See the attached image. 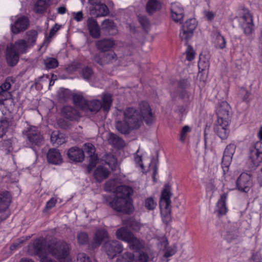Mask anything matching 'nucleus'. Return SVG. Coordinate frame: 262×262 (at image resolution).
I'll list each match as a JSON object with an SVG mask.
<instances>
[{"label": "nucleus", "mask_w": 262, "mask_h": 262, "mask_svg": "<svg viewBox=\"0 0 262 262\" xmlns=\"http://www.w3.org/2000/svg\"><path fill=\"white\" fill-rule=\"evenodd\" d=\"M48 250L50 253L56 257L60 262L64 261L69 253V245L66 242L62 241H58L49 245ZM40 261L56 262L47 256L42 258Z\"/></svg>", "instance_id": "nucleus-2"}, {"label": "nucleus", "mask_w": 262, "mask_h": 262, "mask_svg": "<svg viewBox=\"0 0 262 262\" xmlns=\"http://www.w3.org/2000/svg\"><path fill=\"white\" fill-rule=\"evenodd\" d=\"M139 108L140 110L141 117L147 125H151L155 120V117L152 113L151 108L146 101H142L139 103Z\"/></svg>", "instance_id": "nucleus-13"}, {"label": "nucleus", "mask_w": 262, "mask_h": 262, "mask_svg": "<svg viewBox=\"0 0 262 262\" xmlns=\"http://www.w3.org/2000/svg\"><path fill=\"white\" fill-rule=\"evenodd\" d=\"M149 252L147 251L139 252V255L136 258V262H147L150 259Z\"/></svg>", "instance_id": "nucleus-50"}, {"label": "nucleus", "mask_w": 262, "mask_h": 262, "mask_svg": "<svg viewBox=\"0 0 262 262\" xmlns=\"http://www.w3.org/2000/svg\"><path fill=\"white\" fill-rule=\"evenodd\" d=\"M156 205V203L155 202L153 198L151 197L147 198L145 201V207L148 210H154L155 208Z\"/></svg>", "instance_id": "nucleus-56"}, {"label": "nucleus", "mask_w": 262, "mask_h": 262, "mask_svg": "<svg viewBox=\"0 0 262 262\" xmlns=\"http://www.w3.org/2000/svg\"><path fill=\"white\" fill-rule=\"evenodd\" d=\"M191 131V128L188 125H185L182 129L180 140L181 142H184L187 136V134Z\"/></svg>", "instance_id": "nucleus-57"}, {"label": "nucleus", "mask_w": 262, "mask_h": 262, "mask_svg": "<svg viewBox=\"0 0 262 262\" xmlns=\"http://www.w3.org/2000/svg\"><path fill=\"white\" fill-rule=\"evenodd\" d=\"M116 194L112 200L109 202L110 207L115 211L129 214L133 211L131 196L133 193L132 187L121 185L116 188Z\"/></svg>", "instance_id": "nucleus-1"}, {"label": "nucleus", "mask_w": 262, "mask_h": 262, "mask_svg": "<svg viewBox=\"0 0 262 262\" xmlns=\"http://www.w3.org/2000/svg\"><path fill=\"white\" fill-rule=\"evenodd\" d=\"M77 240L79 245H83L88 243L89 238L88 234L84 232L78 233L77 235Z\"/></svg>", "instance_id": "nucleus-49"}, {"label": "nucleus", "mask_w": 262, "mask_h": 262, "mask_svg": "<svg viewBox=\"0 0 262 262\" xmlns=\"http://www.w3.org/2000/svg\"><path fill=\"white\" fill-rule=\"evenodd\" d=\"M80 74L83 79L90 81L94 75V71L91 68L86 66L81 69Z\"/></svg>", "instance_id": "nucleus-44"}, {"label": "nucleus", "mask_w": 262, "mask_h": 262, "mask_svg": "<svg viewBox=\"0 0 262 262\" xmlns=\"http://www.w3.org/2000/svg\"><path fill=\"white\" fill-rule=\"evenodd\" d=\"M13 50L18 52V53L24 54L27 52L28 48L30 47L27 44L26 40L24 39H19L15 41L14 43H10L8 45Z\"/></svg>", "instance_id": "nucleus-27"}, {"label": "nucleus", "mask_w": 262, "mask_h": 262, "mask_svg": "<svg viewBox=\"0 0 262 262\" xmlns=\"http://www.w3.org/2000/svg\"><path fill=\"white\" fill-rule=\"evenodd\" d=\"M68 156L71 160L76 162H82L84 158V151L77 147L70 148L68 151Z\"/></svg>", "instance_id": "nucleus-24"}, {"label": "nucleus", "mask_w": 262, "mask_h": 262, "mask_svg": "<svg viewBox=\"0 0 262 262\" xmlns=\"http://www.w3.org/2000/svg\"><path fill=\"white\" fill-rule=\"evenodd\" d=\"M30 26L29 18L25 15L18 17L10 26L11 31L13 34H18L27 30Z\"/></svg>", "instance_id": "nucleus-11"}, {"label": "nucleus", "mask_w": 262, "mask_h": 262, "mask_svg": "<svg viewBox=\"0 0 262 262\" xmlns=\"http://www.w3.org/2000/svg\"><path fill=\"white\" fill-rule=\"evenodd\" d=\"M123 120L129 124L132 129H138L142 123L141 115L134 107H127L123 111Z\"/></svg>", "instance_id": "nucleus-5"}, {"label": "nucleus", "mask_w": 262, "mask_h": 262, "mask_svg": "<svg viewBox=\"0 0 262 262\" xmlns=\"http://www.w3.org/2000/svg\"><path fill=\"white\" fill-rule=\"evenodd\" d=\"M252 185L251 176L246 172L242 173L236 181V187L241 192H249Z\"/></svg>", "instance_id": "nucleus-10"}, {"label": "nucleus", "mask_w": 262, "mask_h": 262, "mask_svg": "<svg viewBox=\"0 0 262 262\" xmlns=\"http://www.w3.org/2000/svg\"><path fill=\"white\" fill-rule=\"evenodd\" d=\"M102 102L98 99L91 101L87 100L85 110L84 111L97 113L102 108L104 112H107L112 105V95L110 94H103L102 97Z\"/></svg>", "instance_id": "nucleus-3"}, {"label": "nucleus", "mask_w": 262, "mask_h": 262, "mask_svg": "<svg viewBox=\"0 0 262 262\" xmlns=\"http://www.w3.org/2000/svg\"><path fill=\"white\" fill-rule=\"evenodd\" d=\"M1 148L5 155L10 154L13 149L11 140L10 139L4 140L1 144Z\"/></svg>", "instance_id": "nucleus-46"}, {"label": "nucleus", "mask_w": 262, "mask_h": 262, "mask_svg": "<svg viewBox=\"0 0 262 262\" xmlns=\"http://www.w3.org/2000/svg\"><path fill=\"white\" fill-rule=\"evenodd\" d=\"M161 8V3L158 0H148L146 4V10L149 14H152Z\"/></svg>", "instance_id": "nucleus-35"}, {"label": "nucleus", "mask_w": 262, "mask_h": 262, "mask_svg": "<svg viewBox=\"0 0 262 262\" xmlns=\"http://www.w3.org/2000/svg\"><path fill=\"white\" fill-rule=\"evenodd\" d=\"M123 224L135 231H139L141 227L140 223L133 217H129L123 220Z\"/></svg>", "instance_id": "nucleus-36"}, {"label": "nucleus", "mask_w": 262, "mask_h": 262, "mask_svg": "<svg viewBox=\"0 0 262 262\" xmlns=\"http://www.w3.org/2000/svg\"><path fill=\"white\" fill-rule=\"evenodd\" d=\"M9 127V123L7 119L0 120V138H2L7 132Z\"/></svg>", "instance_id": "nucleus-53"}, {"label": "nucleus", "mask_w": 262, "mask_h": 262, "mask_svg": "<svg viewBox=\"0 0 262 262\" xmlns=\"http://www.w3.org/2000/svg\"><path fill=\"white\" fill-rule=\"evenodd\" d=\"M115 45V41L110 38L99 39L96 41V48L100 52H105L111 51Z\"/></svg>", "instance_id": "nucleus-21"}, {"label": "nucleus", "mask_w": 262, "mask_h": 262, "mask_svg": "<svg viewBox=\"0 0 262 262\" xmlns=\"http://www.w3.org/2000/svg\"><path fill=\"white\" fill-rule=\"evenodd\" d=\"M231 160L232 157H230V156H227L225 154L223 155L222 162V166L224 173H225L226 171H228V167L230 164Z\"/></svg>", "instance_id": "nucleus-51"}, {"label": "nucleus", "mask_w": 262, "mask_h": 262, "mask_svg": "<svg viewBox=\"0 0 262 262\" xmlns=\"http://www.w3.org/2000/svg\"><path fill=\"white\" fill-rule=\"evenodd\" d=\"M81 64L78 62H74L68 65L66 68V71L69 73H73L80 69Z\"/></svg>", "instance_id": "nucleus-54"}, {"label": "nucleus", "mask_w": 262, "mask_h": 262, "mask_svg": "<svg viewBox=\"0 0 262 262\" xmlns=\"http://www.w3.org/2000/svg\"><path fill=\"white\" fill-rule=\"evenodd\" d=\"M109 174L108 170L102 166L97 167L94 172V178L98 182H101L104 179H106Z\"/></svg>", "instance_id": "nucleus-30"}, {"label": "nucleus", "mask_w": 262, "mask_h": 262, "mask_svg": "<svg viewBox=\"0 0 262 262\" xmlns=\"http://www.w3.org/2000/svg\"><path fill=\"white\" fill-rule=\"evenodd\" d=\"M11 194L8 191L0 193V212L5 211L11 203Z\"/></svg>", "instance_id": "nucleus-29"}, {"label": "nucleus", "mask_w": 262, "mask_h": 262, "mask_svg": "<svg viewBox=\"0 0 262 262\" xmlns=\"http://www.w3.org/2000/svg\"><path fill=\"white\" fill-rule=\"evenodd\" d=\"M51 141L53 145H60L66 142V139L62 134L53 132L51 136Z\"/></svg>", "instance_id": "nucleus-38"}, {"label": "nucleus", "mask_w": 262, "mask_h": 262, "mask_svg": "<svg viewBox=\"0 0 262 262\" xmlns=\"http://www.w3.org/2000/svg\"><path fill=\"white\" fill-rule=\"evenodd\" d=\"M250 158L254 165L262 163V141L256 142L250 149Z\"/></svg>", "instance_id": "nucleus-14"}, {"label": "nucleus", "mask_w": 262, "mask_h": 262, "mask_svg": "<svg viewBox=\"0 0 262 262\" xmlns=\"http://www.w3.org/2000/svg\"><path fill=\"white\" fill-rule=\"evenodd\" d=\"M73 100L75 105L81 110H85V105L87 100L80 94H74L73 95Z\"/></svg>", "instance_id": "nucleus-40"}, {"label": "nucleus", "mask_w": 262, "mask_h": 262, "mask_svg": "<svg viewBox=\"0 0 262 262\" xmlns=\"http://www.w3.org/2000/svg\"><path fill=\"white\" fill-rule=\"evenodd\" d=\"M172 196L171 187L168 184L164 185V188L162 191L161 198L160 201L161 208H164L165 209L166 213L162 216V220L164 223L168 224L171 221V200Z\"/></svg>", "instance_id": "nucleus-4"}, {"label": "nucleus", "mask_w": 262, "mask_h": 262, "mask_svg": "<svg viewBox=\"0 0 262 262\" xmlns=\"http://www.w3.org/2000/svg\"><path fill=\"white\" fill-rule=\"evenodd\" d=\"M86 25L90 35L94 38H99L101 35L100 29L97 20L93 17L89 18Z\"/></svg>", "instance_id": "nucleus-22"}, {"label": "nucleus", "mask_w": 262, "mask_h": 262, "mask_svg": "<svg viewBox=\"0 0 262 262\" xmlns=\"http://www.w3.org/2000/svg\"><path fill=\"white\" fill-rule=\"evenodd\" d=\"M215 39L214 41V46L217 49H224L226 48V41L225 37L222 36L219 31L215 33Z\"/></svg>", "instance_id": "nucleus-39"}, {"label": "nucleus", "mask_w": 262, "mask_h": 262, "mask_svg": "<svg viewBox=\"0 0 262 262\" xmlns=\"http://www.w3.org/2000/svg\"><path fill=\"white\" fill-rule=\"evenodd\" d=\"M229 121L227 120H216L214 124V132L222 140L227 139L229 136Z\"/></svg>", "instance_id": "nucleus-9"}, {"label": "nucleus", "mask_w": 262, "mask_h": 262, "mask_svg": "<svg viewBox=\"0 0 262 262\" xmlns=\"http://www.w3.org/2000/svg\"><path fill=\"white\" fill-rule=\"evenodd\" d=\"M116 127L119 132L123 134H128L130 130L133 129L132 126L123 121V120L117 122Z\"/></svg>", "instance_id": "nucleus-41"}, {"label": "nucleus", "mask_w": 262, "mask_h": 262, "mask_svg": "<svg viewBox=\"0 0 262 262\" xmlns=\"http://www.w3.org/2000/svg\"><path fill=\"white\" fill-rule=\"evenodd\" d=\"M117 59V55L114 52L104 53L102 56L97 54L94 57V60L100 65L112 63Z\"/></svg>", "instance_id": "nucleus-20"}, {"label": "nucleus", "mask_w": 262, "mask_h": 262, "mask_svg": "<svg viewBox=\"0 0 262 262\" xmlns=\"http://www.w3.org/2000/svg\"><path fill=\"white\" fill-rule=\"evenodd\" d=\"M196 27V21L194 18L186 20L182 27L180 32V37L187 45L188 40L192 37L193 31Z\"/></svg>", "instance_id": "nucleus-7"}, {"label": "nucleus", "mask_w": 262, "mask_h": 262, "mask_svg": "<svg viewBox=\"0 0 262 262\" xmlns=\"http://www.w3.org/2000/svg\"><path fill=\"white\" fill-rule=\"evenodd\" d=\"M186 58L188 61H191L194 58V52L190 46H188L186 51Z\"/></svg>", "instance_id": "nucleus-61"}, {"label": "nucleus", "mask_w": 262, "mask_h": 262, "mask_svg": "<svg viewBox=\"0 0 262 262\" xmlns=\"http://www.w3.org/2000/svg\"><path fill=\"white\" fill-rule=\"evenodd\" d=\"M96 6L98 7L96 9L98 10L101 15L105 16L108 13V9L105 4L101 3L100 4L96 5Z\"/></svg>", "instance_id": "nucleus-58"}, {"label": "nucleus", "mask_w": 262, "mask_h": 262, "mask_svg": "<svg viewBox=\"0 0 262 262\" xmlns=\"http://www.w3.org/2000/svg\"><path fill=\"white\" fill-rule=\"evenodd\" d=\"M134 255L130 252H125L121 256L118 257L116 262H133Z\"/></svg>", "instance_id": "nucleus-47"}, {"label": "nucleus", "mask_w": 262, "mask_h": 262, "mask_svg": "<svg viewBox=\"0 0 262 262\" xmlns=\"http://www.w3.org/2000/svg\"><path fill=\"white\" fill-rule=\"evenodd\" d=\"M108 142L116 148L123 147L124 145L123 140L113 133L109 134Z\"/></svg>", "instance_id": "nucleus-37"}, {"label": "nucleus", "mask_w": 262, "mask_h": 262, "mask_svg": "<svg viewBox=\"0 0 262 262\" xmlns=\"http://www.w3.org/2000/svg\"><path fill=\"white\" fill-rule=\"evenodd\" d=\"M104 248L110 258H113L117 254L121 253L123 251L122 245L116 240L109 241L105 243Z\"/></svg>", "instance_id": "nucleus-12"}, {"label": "nucleus", "mask_w": 262, "mask_h": 262, "mask_svg": "<svg viewBox=\"0 0 262 262\" xmlns=\"http://www.w3.org/2000/svg\"><path fill=\"white\" fill-rule=\"evenodd\" d=\"M63 116L71 121L77 120L80 118L79 112L71 106H64L62 109Z\"/></svg>", "instance_id": "nucleus-26"}, {"label": "nucleus", "mask_w": 262, "mask_h": 262, "mask_svg": "<svg viewBox=\"0 0 262 262\" xmlns=\"http://www.w3.org/2000/svg\"><path fill=\"white\" fill-rule=\"evenodd\" d=\"M138 20L143 29L147 31L149 26V21L147 17L145 16H139L138 17Z\"/></svg>", "instance_id": "nucleus-55"}, {"label": "nucleus", "mask_w": 262, "mask_h": 262, "mask_svg": "<svg viewBox=\"0 0 262 262\" xmlns=\"http://www.w3.org/2000/svg\"><path fill=\"white\" fill-rule=\"evenodd\" d=\"M27 42L30 47L33 46L35 43L38 36V32L35 30H31L27 32Z\"/></svg>", "instance_id": "nucleus-42"}, {"label": "nucleus", "mask_w": 262, "mask_h": 262, "mask_svg": "<svg viewBox=\"0 0 262 262\" xmlns=\"http://www.w3.org/2000/svg\"><path fill=\"white\" fill-rule=\"evenodd\" d=\"M241 94L244 95L243 97V101H249V96L250 93L244 88H241L240 90Z\"/></svg>", "instance_id": "nucleus-64"}, {"label": "nucleus", "mask_w": 262, "mask_h": 262, "mask_svg": "<svg viewBox=\"0 0 262 262\" xmlns=\"http://www.w3.org/2000/svg\"><path fill=\"white\" fill-rule=\"evenodd\" d=\"M103 161L109 166L112 170H115L118 166L117 158L112 154H107L103 156Z\"/></svg>", "instance_id": "nucleus-33"}, {"label": "nucleus", "mask_w": 262, "mask_h": 262, "mask_svg": "<svg viewBox=\"0 0 262 262\" xmlns=\"http://www.w3.org/2000/svg\"><path fill=\"white\" fill-rule=\"evenodd\" d=\"M50 0H37L34 7V11L38 14L43 13L49 6Z\"/></svg>", "instance_id": "nucleus-34"}, {"label": "nucleus", "mask_w": 262, "mask_h": 262, "mask_svg": "<svg viewBox=\"0 0 262 262\" xmlns=\"http://www.w3.org/2000/svg\"><path fill=\"white\" fill-rule=\"evenodd\" d=\"M5 56L8 65L11 67L15 66L19 59V54L18 52L13 50L8 45L6 48Z\"/></svg>", "instance_id": "nucleus-17"}, {"label": "nucleus", "mask_w": 262, "mask_h": 262, "mask_svg": "<svg viewBox=\"0 0 262 262\" xmlns=\"http://www.w3.org/2000/svg\"><path fill=\"white\" fill-rule=\"evenodd\" d=\"M115 182L113 180H109L106 182L104 185L105 190L106 191H112L114 189Z\"/></svg>", "instance_id": "nucleus-63"}, {"label": "nucleus", "mask_w": 262, "mask_h": 262, "mask_svg": "<svg viewBox=\"0 0 262 262\" xmlns=\"http://www.w3.org/2000/svg\"><path fill=\"white\" fill-rule=\"evenodd\" d=\"M84 150L85 153L90 157V162L87 166L88 172L90 173L92 169L96 166L98 162L97 156L95 154V148L91 143L84 144Z\"/></svg>", "instance_id": "nucleus-15"}, {"label": "nucleus", "mask_w": 262, "mask_h": 262, "mask_svg": "<svg viewBox=\"0 0 262 262\" xmlns=\"http://www.w3.org/2000/svg\"><path fill=\"white\" fill-rule=\"evenodd\" d=\"M230 107L226 101H221L218 103L216 107L217 120H229V113Z\"/></svg>", "instance_id": "nucleus-16"}, {"label": "nucleus", "mask_w": 262, "mask_h": 262, "mask_svg": "<svg viewBox=\"0 0 262 262\" xmlns=\"http://www.w3.org/2000/svg\"><path fill=\"white\" fill-rule=\"evenodd\" d=\"M235 149V145L234 144H229L228 145L224 152V154L227 156H230L232 157Z\"/></svg>", "instance_id": "nucleus-59"}, {"label": "nucleus", "mask_w": 262, "mask_h": 262, "mask_svg": "<svg viewBox=\"0 0 262 262\" xmlns=\"http://www.w3.org/2000/svg\"><path fill=\"white\" fill-rule=\"evenodd\" d=\"M29 252L32 254L37 255L40 258L46 257V240L42 238L35 239L32 244L28 246Z\"/></svg>", "instance_id": "nucleus-8"}, {"label": "nucleus", "mask_w": 262, "mask_h": 262, "mask_svg": "<svg viewBox=\"0 0 262 262\" xmlns=\"http://www.w3.org/2000/svg\"><path fill=\"white\" fill-rule=\"evenodd\" d=\"M77 262H92L90 258L84 253H79L77 256Z\"/></svg>", "instance_id": "nucleus-62"}, {"label": "nucleus", "mask_w": 262, "mask_h": 262, "mask_svg": "<svg viewBox=\"0 0 262 262\" xmlns=\"http://www.w3.org/2000/svg\"><path fill=\"white\" fill-rule=\"evenodd\" d=\"M15 80L12 77H8L6 78L5 81L1 84L0 88H2L4 91L7 93L11 87L12 84L14 83Z\"/></svg>", "instance_id": "nucleus-48"}, {"label": "nucleus", "mask_w": 262, "mask_h": 262, "mask_svg": "<svg viewBox=\"0 0 262 262\" xmlns=\"http://www.w3.org/2000/svg\"><path fill=\"white\" fill-rule=\"evenodd\" d=\"M117 237L121 240L127 242L131 237L134 235L126 227H122L118 229L116 232Z\"/></svg>", "instance_id": "nucleus-32"}, {"label": "nucleus", "mask_w": 262, "mask_h": 262, "mask_svg": "<svg viewBox=\"0 0 262 262\" xmlns=\"http://www.w3.org/2000/svg\"><path fill=\"white\" fill-rule=\"evenodd\" d=\"M227 195V193L222 194L217 203V212L219 215H225L227 212L228 209L226 204Z\"/></svg>", "instance_id": "nucleus-31"}, {"label": "nucleus", "mask_w": 262, "mask_h": 262, "mask_svg": "<svg viewBox=\"0 0 262 262\" xmlns=\"http://www.w3.org/2000/svg\"><path fill=\"white\" fill-rule=\"evenodd\" d=\"M101 30L106 34L114 35L117 33V26L114 22L109 19L103 20L101 24Z\"/></svg>", "instance_id": "nucleus-25"}, {"label": "nucleus", "mask_w": 262, "mask_h": 262, "mask_svg": "<svg viewBox=\"0 0 262 262\" xmlns=\"http://www.w3.org/2000/svg\"><path fill=\"white\" fill-rule=\"evenodd\" d=\"M242 28L244 30V33L246 35H249L252 34L253 31V23H243Z\"/></svg>", "instance_id": "nucleus-52"}, {"label": "nucleus", "mask_w": 262, "mask_h": 262, "mask_svg": "<svg viewBox=\"0 0 262 262\" xmlns=\"http://www.w3.org/2000/svg\"><path fill=\"white\" fill-rule=\"evenodd\" d=\"M108 238V234L107 231L103 228L98 229L96 230L93 242L92 244L93 249L96 248L100 246L102 242Z\"/></svg>", "instance_id": "nucleus-19"}, {"label": "nucleus", "mask_w": 262, "mask_h": 262, "mask_svg": "<svg viewBox=\"0 0 262 262\" xmlns=\"http://www.w3.org/2000/svg\"><path fill=\"white\" fill-rule=\"evenodd\" d=\"M242 18L243 19V23H253L252 16L248 10L244 11Z\"/></svg>", "instance_id": "nucleus-60"}, {"label": "nucleus", "mask_w": 262, "mask_h": 262, "mask_svg": "<svg viewBox=\"0 0 262 262\" xmlns=\"http://www.w3.org/2000/svg\"><path fill=\"white\" fill-rule=\"evenodd\" d=\"M129 247L136 251H139L144 249L145 243L143 240L136 237L134 235L127 242Z\"/></svg>", "instance_id": "nucleus-28"}, {"label": "nucleus", "mask_w": 262, "mask_h": 262, "mask_svg": "<svg viewBox=\"0 0 262 262\" xmlns=\"http://www.w3.org/2000/svg\"><path fill=\"white\" fill-rule=\"evenodd\" d=\"M28 141L33 145L40 146L43 143V137L40 132L35 126H29L23 131Z\"/></svg>", "instance_id": "nucleus-6"}, {"label": "nucleus", "mask_w": 262, "mask_h": 262, "mask_svg": "<svg viewBox=\"0 0 262 262\" xmlns=\"http://www.w3.org/2000/svg\"><path fill=\"white\" fill-rule=\"evenodd\" d=\"M171 13L173 21L182 23L184 17V9L180 4L177 3L171 4Z\"/></svg>", "instance_id": "nucleus-18"}, {"label": "nucleus", "mask_w": 262, "mask_h": 262, "mask_svg": "<svg viewBox=\"0 0 262 262\" xmlns=\"http://www.w3.org/2000/svg\"><path fill=\"white\" fill-rule=\"evenodd\" d=\"M230 228L226 232V238L231 241L236 239L238 236L239 232L236 226L234 224L229 225Z\"/></svg>", "instance_id": "nucleus-43"}, {"label": "nucleus", "mask_w": 262, "mask_h": 262, "mask_svg": "<svg viewBox=\"0 0 262 262\" xmlns=\"http://www.w3.org/2000/svg\"><path fill=\"white\" fill-rule=\"evenodd\" d=\"M43 63L47 69H55L59 64L58 60L53 57H46L43 59Z\"/></svg>", "instance_id": "nucleus-45"}, {"label": "nucleus", "mask_w": 262, "mask_h": 262, "mask_svg": "<svg viewBox=\"0 0 262 262\" xmlns=\"http://www.w3.org/2000/svg\"><path fill=\"white\" fill-rule=\"evenodd\" d=\"M48 162L54 165H59L62 162V158L59 150L56 148H50L47 153Z\"/></svg>", "instance_id": "nucleus-23"}]
</instances>
